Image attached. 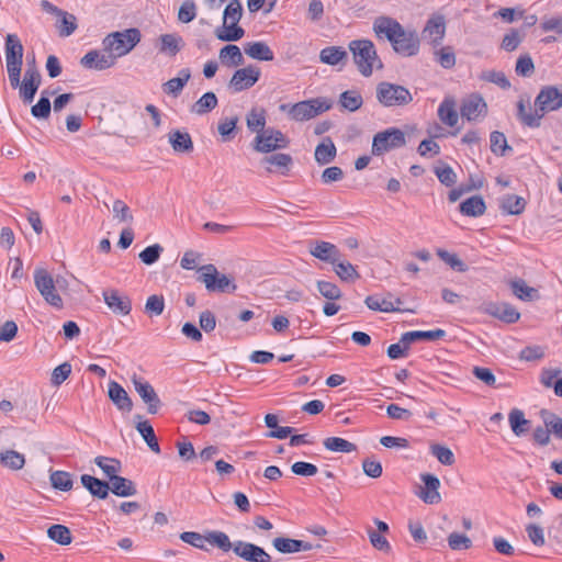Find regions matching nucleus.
Returning <instances> with one entry per match:
<instances>
[{"mask_svg":"<svg viewBox=\"0 0 562 562\" xmlns=\"http://www.w3.org/2000/svg\"><path fill=\"white\" fill-rule=\"evenodd\" d=\"M209 543L223 552H233L247 562H271V555L260 546L243 540L232 542L224 531H215L207 538Z\"/></svg>","mask_w":562,"mask_h":562,"instance_id":"obj_1","label":"nucleus"},{"mask_svg":"<svg viewBox=\"0 0 562 562\" xmlns=\"http://www.w3.org/2000/svg\"><path fill=\"white\" fill-rule=\"evenodd\" d=\"M352 58L359 72L364 77H370L373 67L382 68V61L378 57L375 46L370 40H353L348 45Z\"/></svg>","mask_w":562,"mask_h":562,"instance_id":"obj_2","label":"nucleus"},{"mask_svg":"<svg viewBox=\"0 0 562 562\" xmlns=\"http://www.w3.org/2000/svg\"><path fill=\"white\" fill-rule=\"evenodd\" d=\"M331 103L325 98H314L296 102L294 104L283 103L279 106L281 112L296 122H304L330 110Z\"/></svg>","mask_w":562,"mask_h":562,"instance_id":"obj_3","label":"nucleus"},{"mask_svg":"<svg viewBox=\"0 0 562 562\" xmlns=\"http://www.w3.org/2000/svg\"><path fill=\"white\" fill-rule=\"evenodd\" d=\"M140 41L138 29H127L123 32H113L106 35L102 45L110 54L114 55V60L128 54Z\"/></svg>","mask_w":562,"mask_h":562,"instance_id":"obj_4","label":"nucleus"},{"mask_svg":"<svg viewBox=\"0 0 562 562\" xmlns=\"http://www.w3.org/2000/svg\"><path fill=\"white\" fill-rule=\"evenodd\" d=\"M375 97L384 108L405 106L413 101V95L407 88L389 81L376 85Z\"/></svg>","mask_w":562,"mask_h":562,"instance_id":"obj_5","label":"nucleus"},{"mask_svg":"<svg viewBox=\"0 0 562 562\" xmlns=\"http://www.w3.org/2000/svg\"><path fill=\"white\" fill-rule=\"evenodd\" d=\"M198 280L205 284L209 292L234 293L236 284L225 274H221L214 265H205L200 268Z\"/></svg>","mask_w":562,"mask_h":562,"instance_id":"obj_6","label":"nucleus"},{"mask_svg":"<svg viewBox=\"0 0 562 562\" xmlns=\"http://www.w3.org/2000/svg\"><path fill=\"white\" fill-rule=\"evenodd\" d=\"M405 133L397 127H390L379 132L372 139V155L381 156L390 150L405 146Z\"/></svg>","mask_w":562,"mask_h":562,"instance_id":"obj_7","label":"nucleus"},{"mask_svg":"<svg viewBox=\"0 0 562 562\" xmlns=\"http://www.w3.org/2000/svg\"><path fill=\"white\" fill-rule=\"evenodd\" d=\"M34 283L46 303L56 308H61L64 303L56 291L55 282L50 273L44 268H36L34 271Z\"/></svg>","mask_w":562,"mask_h":562,"instance_id":"obj_8","label":"nucleus"},{"mask_svg":"<svg viewBox=\"0 0 562 562\" xmlns=\"http://www.w3.org/2000/svg\"><path fill=\"white\" fill-rule=\"evenodd\" d=\"M535 106L542 117L549 112L560 110L562 108V89L555 86L542 87L535 99Z\"/></svg>","mask_w":562,"mask_h":562,"instance_id":"obj_9","label":"nucleus"},{"mask_svg":"<svg viewBox=\"0 0 562 562\" xmlns=\"http://www.w3.org/2000/svg\"><path fill=\"white\" fill-rule=\"evenodd\" d=\"M132 382L135 391L138 393L143 402L147 405V412L151 415L157 414L161 407V401L153 385L148 381L137 376L136 374L133 375Z\"/></svg>","mask_w":562,"mask_h":562,"instance_id":"obj_10","label":"nucleus"},{"mask_svg":"<svg viewBox=\"0 0 562 562\" xmlns=\"http://www.w3.org/2000/svg\"><path fill=\"white\" fill-rule=\"evenodd\" d=\"M260 75L261 72L258 67L249 65L237 69L233 74L228 86L234 92H241L255 86L259 80Z\"/></svg>","mask_w":562,"mask_h":562,"instance_id":"obj_11","label":"nucleus"},{"mask_svg":"<svg viewBox=\"0 0 562 562\" xmlns=\"http://www.w3.org/2000/svg\"><path fill=\"white\" fill-rule=\"evenodd\" d=\"M114 55L110 54L103 47V50L92 49L85 54L80 59V65L90 70H105L115 65Z\"/></svg>","mask_w":562,"mask_h":562,"instance_id":"obj_12","label":"nucleus"},{"mask_svg":"<svg viewBox=\"0 0 562 562\" xmlns=\"http://www.w3.org/2000/svg\"><path fill=\"white\" fill-rule=\"evenodd\" d=\"M420 480L424 483V486L419 487V491L416 492V495L425 503L429 505H435L441 502V496L439 493L440 481L439 479L431 473H422Z\"/></svg>","mask_w":562,"mask_h":562,"instance_id":"obj_13","label":"nucleus"},{"mask_svg":"<svg viewBox=\"0 0 562 562\" xmlns=\"http://www.w3.org/2000/svg\"><path fill=\"white\" fill-rule=\"evenodd\" d=\"M487 112V104L483 97L474 93L465 99L461 105V116L468 121H476L479 117H484Z\"/></svg>","mask_w":562,"mask_h":562,"instance_id":"obj_14","label":"nucleus"},{"mask_svg":"<svg viewBox=\"0 0 562 562\" xmlns=\"http://www.w3.org/2000/svg\"><path fill=\"white\" fill-rule=\"evenodd\" d=\"M485 313L498 318L507 324L516 323L520 314L519 312L508 303H487L484 308Z\"/></svg>","mask_w":562,"mask_h":562,"instance_id":"obj_15","label":"nucleus"},{"mask_svg":"<svg viewBox=\"0 0 562 562\" xmlns=\"http://www.w3.org/2000/svg\"><path fill=\"white\" fill-rule=\"evenodd\" d=\"M103 300L108 307L116 315L126 316L132 311V302L122 296L116 290L103 291Z\"/></svg>","mask_w":562,"mask_h":562,"instance_id":"obj_16","label":"nucleus"},{"mask_svg":"<svg viewBox=\"0 0 562 562\" xmlns=\"http://www.w3.org/2000/svg\"><path fill=\"white\" fill-rule=\"evenodd\" d=\"M403 29L396 20L389 16H380L373 23L374 32L378 35H385L391 43L403 35Z\"/></svg>","mask_w":562,"mask_h":562,"instance_id":"obj_17","label":"nucleus"},{"mask_svg":"<svg viewBox=\"0 0 562 562\" xmlns=\"http://www.w3.org/2000/svg\"><path fill=\"white\" fill-rule=\"evenodd\" d=\"M394 50L403 56H415L419 50V40L416 34L406 32L395 38L392 43Z\"/></svg>","mask_w":562,"mask_h":562,"instance_id":"obj_18","label":"nucleus"},{"mask_svg":"<svg viewBox=\"0 0 562 562\" xmlns=\"http://www.w3.org/2000/svg\"><path fill=\"white\" fill-rule=\"evenodd\" d=\"M311 255L315 258L333 265L342 257L340 250L331 243L328 241H314L310 250Z\"/></svg>","mask_w":562,"mask_h":562,"instance_id":"obj_19","label":"nucleus"},{"mask_svg":"<svg viewBox=\"0 0 562 562\" xmlns=\"http://www.w3.org/2000/svg\"><path fill=\"white\" fill-rule=\"evenodd\" d=\"M108 395L117 409L130 413L133 409V402L124 387L115 381H110Z\"/></svg>","mask_w":562,"mask_h":562,"instance_id":"obj_20","label":"nucleus"},{"mask_svg":"<svg viewBox=\"0 0 562 562\" xmlns=\"http://www.w3.org/2000/svg\"><path fill=\"white\" fill-rule=\"evenodd\" d=\"M261 164L269 165L267 171L279 172L280 175L286 176L290 171V167L293 164V159L289 154L278 153L262 158Z\"/></svg>","mask_w":562,"mask_h":562,"instance_id":"obj_21","label":"nucleus"},{"mask_svg":"<svg viewBox=\"0 0 562 562\" xmlns=\"http://www.w3.org/2000/svg\"><path fill=\"white\" fill-rule=\"evenodd\" d=\"M82 486L95 498L105 499L109 496L110 484L90 474L80 476Z\"/></svg>","mask_w":562,"mask_h":562,"instance_id":"obj_22","label":"nucleus"},{"mask_svg":"<svg viewBox=\"0 0 562 562\" xmlns=\"http://www.w3.org/2000/svg\"><path fill=\"white\" fill-rule=\"evenodd\" d=\"M23 45L16 34H8L4 43L5 63L23 65Z\"/></svg>","mask_w":562,"mask_h":562,"instance_id":"obj_23","label":"nucleus"},{"mask_svg":"<svg viewBox=\"0 0 562 562\" xmlns=\"http://www.w3.org/2000/svg\"><path fill=\"white\" fill-rule=\"evenodd\" d=\"M272 544L277 551L283 554L308 551L313 548L310 542L285 537L274 538Z\"/></svg>","mask_w":562,"mask_h":562,"instance_id":"obj_24","label":"nucleus"},{"mask_svg":"<svg viewBox=\"0 0 562 562\" xmlns=\"http://www.w3.org/2000/svg\"><path fill=\"white\" fill-rule=\"evenodd\" d=\"M319 61L329 66H345L348 53L341 46H326L319 52Z\"/></svg>","mask_w":562,"mask_h":562,"instance_id":"obj_25","label":"nucleus"},{"mask_svg":"<svg viewBox=\"0 0 562 562\" xmlns=\"http://www.w3.org/2000/svg\"><path fill=\"white\" fill-rule=\"evenodd\" d=\"M184 46L183 38L177 33H168L159 36L158 50L170 57L176 56Z\"/></svg>","mask_w":562,"mask_h":562,"instance_id":"obj_26","label":"nucleus"},{"mask_svg":"<svg viewBox=\"0 0 562 562\" xmlns=\"http://www.w3.org/2000/svg\"><path fill=\"white\" fill-rule=\"evenodd\" d=\"M446 330L437 328L432 330H412L406 331L401 336V342L414 344L416 341L427 340L435 341L445 338Z\"/></svg>","mask_w":562,"mask_h":562,"instance_id":"obj_27","label":"nucleus"},{"mask_svg":"<svg viewBox=\"0 0 562 562\" xmlns=\"http://www.w3.org/2000/svg\"><path fill=\"white\" fill-rule=\"evenodd\" d=\"M244 52L252 59L260 61H271L274 59V54L269 45L265 42H249L244 45Z\"/></svg>","mask_w":562,"mask_h":562,"instance_id":"obj_28","label":"nucleus"},{"mask_svg":"<svg viewBox=\"0 0 562 562\" xmlns=\"http://www.w3.org/2000/svg\"><path fill=\"white\" fill-rule=\"evenodd\" d=\"M459 211L465 216L479 217L485 213L486 204L481 195H473L460 203Z\"/></svg>","mask_w":562,"mask_h":562,"instance_id":"obj_29","label":"nucleus"},{"mask_svg":"<svg viewBox=\"0 0 562 562\" xmlns=\"http://www.w3.org/2000/svg\"><path fill=\"white\" fill-rule=\"evenodd\" d=\"M218 58L226 67H237L244 64L240 48L235 44H227L221 48Z\"/></svg>","mask_w":562,"mask_h":562,"instance_id":"obj_30","label":"nucleus"},{"mask_svg":"<svg viewBox=\"0 0 562 562\" xmlns=\"http://www.w3.org/2000/svg\"><path fill=\"white\" fill-rule=\"evenodd\" d=\"M239 22H228L215 30V36L222 42H237L245 35V30L238 25Z\"/></svg>","mask_w":562,"mask_h":562,"instance_id":"obj_31","label":"nucleus"},{"mask_svg":"<svg viewBox=\"0 0 562 562\" xmlns=\"http://www.w3.org/2000/svg\"><path fill=\"white\" fill-rule=\"evenodd\" d=\"M191 78V71L189 68H182L178 77L169 79L167 82L162 85V90L167 94H171L173 97H178L180 92L183 90L184 86Z\"/></svg>","mask_w":562,"mask_h":562,"instance_id":"obj_32","label":"nucleus"},{"mask_svg":"<svg viewBox=\"0 0 562 562\" xmlns=\"http://www.w3.org/2000/svg\"><path fill=\"white\" fill-rule=\"evenodd\" d=\"M172 149L177 153H190L193 150V142L188 132L172 131L168 135Z\"/></svg>","mask_w":562,"mask_h":562,"instance_id":"obj_33","label":"nucleus"},{"mask_svg":"<svg viewBox=\"0 0 562 562\" xmlns=\"http://www.w3.org/2000/svg\"><path fill=\"white\" fill-rule=\"evenodd\" d=\"M508 422H509L512 431L517 437L525 436L529 431V428L531 425V422L529 419L525 418L524 412L518 408H513L509 412Z\"/></svg>","mask_w":562,"mask_h":562,"instance_id":"obj_34","label":"nucleus"},{"mask_svg":"<svg viewBox=\"0 0 562 562\" xmlns=\"http://www.w3.org/2000/svg\"><path fill=\"white\" fill-rule=\"evenodd\" d=\"M110 491L119 497L134 496L137 493L133 481L117 474L110 480Z\"/></svg>","mask_w":562,"mask_h":562,"instance_id":"obj_35","label":"nucleus"},{"mask_svg":"<svg viewBox=\"0 0 562 562\" xmlns=\"http://www.w3.org/2000/svg\"><path fill=\"white\" fill-rule=\"evenodd\" d=\"M336 146L330 137L323 139L315 148V160L319 165H327L331 162L336 157Z\"/></svg>","mask_w":562,"mask_h":562,"instance_id":"obj_36","label":"nucleus"},{"mask_svg":"<svg viewBox=\"0 0 562 562\" xmlns=\"http://www.w3.org/2000/svg\"><path fill=\"white\" fill-rule=\"evenodd\" d=\"M439 120L449 127H453L458 123V112L456 111L454 101L445 99L438 106L437 111Z\"/></svg>","mask_w":562,"mask_h":562,"instance_id":"obj_37","label":"nucleus"},{"mask_svg":"<svg viewBox=\"0 0 562 562\" xmlns=\"http://www.w3.org/2000/svg\"><path fill=\"white\" fill-rule=\"evenodd\" d=\"M0 464L12 471H18L25 465V457L13 449H7L0 452Z\"/></svg>","mask_w":562,"mask_h":562,"instance_id":"obj_38","label":"nucleus"},{"mask_svg":"<svg viewBox=\"0 0 562 562\" xmlns=\"http://www.w3.org/2000/svg\"><path fill=\"white\" fill-rule=\"evenodd\" d=\"M278 422H279L278 416L274 414H267L265 416V424L268 428L271 429L267 434V437L277 438V439L288 438L292 434L293 428L289 427V426H279Z\"/></svg>","mask_w":562,"mask_h":562,"instance_id":"obj_39","label":"nucleus"},{"mask_svg":"<svg viewBox=\"0 0 562 562\" xmlns=\"http://www.w3.org/2000/svg\"><path fill=\"white\" fill-rule=\"evenodd\" d=\"M499 206L504 213L518 215L524 212L526 201L519 195L506 194L502 198Z\"/></svg>","mask_w":562,"mask_h":562,"instance_id":"obj_40","label":"nucleus"},{"mask_svg":"<svg viewBox=\"0 0 562 562\" xmlns=\"http://www.w3.org/2000/svg\"><path fill=\"white\" fill-rule=\"evenodd\" d=\"M517 116L520 122L528 127L537 128L541 125L542 114L537 112L536 106L533 112H527L526 104L522 100L517 102Z\"/></svg>","mask_w":562,"mask_h":562,"instance_id":"obj_41","label":"nucleus"},{"mask_svg":"<svg viewBox=\"0 0 562 562\" xmlns=\"http://www.w3.org/2000/svg\"><path fill=\"white\" fill-rule=\"evenodd\" d=\"M425 33H428L431 37V42L434 45H439L445 37L446 25L442 16H437L428 20L425 30Z\"/></svg>","mask_w":562,"mask_h":562,"instance_id":"obj_42","label":"nucleus"},{"mask_svg":"<svg viewBox=\"0 0 562 562\" xmlns=\"http://www.w3.org/2000/svg\"><path fill=\"white\" fill-rule=\"evenodd\" d=\"M136 429L139 432V435L143 437L147 446L151 451L155 453L160 452V447L157 440V437L155 435L154 427L149 424L148 420L139 422L136 425Z\"/></svg>","mask_w":562,"mask_h":562,"instance_id":"obj_43","label":"nucleus"},{"mask_svg":"<svg viewBox=\"0 0 562 562\" xmlns=\"http://www.w3.org/2000/svg\"><path fill=\"white\" fill-rule=\"evenodd\" d=\"M339 104L349 112H356L363 104V99L357 90H346L339 95Z\"/></svg>","mask_w":562,"mask_h":562,"instance_id":"obj_44","label":"nucleus"},{"mask_svg":"<svg viewBox=\"0 0 562 562\" xmlns=\"http://www.w3.org/2000/svg\"><path fill=\"white\" fill-rule=\"evenodd\" d=\"M47 536L50 540L55 541L60 546L70 544L72 541L70 529L65 525H52L47 529Z\"/></svg>","mask_w":562,"mask_h":562,"instance_id":"obj_45","label":"nucleus"},{"mask_svg":"<svg viewBox=\"0 0 562 562\" xmlns=\"http://www.w3.org/2000/svg\"><path fill=\"white\" fill-rule=\"evenodd\" d=\"M539 415L546 428L549 430V434L553 432L557 437L562 439V418L548 409H541Z\"/></svg>","mask_w":562,"mask_h":562,"instance_id":"obj_46","label":"nucleus"},{"mask_svg":"<svg viewBox=\"0 0 562 562\" xmlns=\"http://www.w3.org/2000/svg\"><path fill=\"white\" fill-rule=\"evenodd\" d=\"M331 266L334 267L336 274L342 281H353L360 277L355 266L342 259V257H339V260L334 262Z\"/></svg>","mask_w":562,"mask_h":562,"instance_id":"obj_47","label":"nucleus"},{"mask_svg":"<svg viewBox=\"0 0 562 562\" xmlns=\"http://www.w3.org/2000/svg\"><path fill=\"white\" fill-rule=\"evenodd\" d=\"M324 447L333 452L351 453L357 450V446L340 437H328L323 442Z\"/></svg>","mask_w":562,"mask_h":562,"instance_id":"obj_48","label":"nucleus"},{"mask_svg":"<svg viewBox=\"0 0 562 562\" xmlns=\"http://www.w3.org/2000/svg\"><path fill=\"white\" fill-rule=\"evenodd\" d=\"M49 481L55 490L68 492L72 488L74 480L69 472L66 471H53L49 475Z\"/></svg>","mask_w":562,"mask_h":562,"instance_id":"obj_49","label":"nucleus"},{"mask_svg":"<svg viewBox=\"0 0 562 562\" xmlns=\"http://www.w3.org/2000/svg\"><path fill=\"white\" fill-rule=\"evenodd\" d=\"M217 97L214 92H205L192 106V112L203 115L217 106Z\"/></svg>","mask_w":562,"mask_h":562,"instance_id":"obj_50","label":"nucleus"},{"mask_svg":"<svg viewBox=\"0 0 562 562\" xmlns=\"http://www.w3.org/2000/svg\"><path fill=\"white\" fill-rule=\"evenodd\" d=\"M94 463L102 470L109 481L121 471V462L114 458L99 456L94 458Z\"/></svg>","mask_w":562,"mask_h":562,"instance_id":"obj_51","label":"nucleus"},{"mask_svg":"<svg viewBox=\"0 0 562 562\" xmlns=\"http://www.w3.org/2000/svg\"><path fill=\"white\" fill-rule=\"evenodd\" d=\"M252 147L258 153H271L277 150L276 143L270 133H268V128L261 133H258L252 142Z\"/></svg>","mask_w":562,"mask_h":562,"instance_id":"obj_52","label":"nucleus"},{"mask_svg":"<svg viewBox=\"0 0 562 562\" xmlns=\"http://www.w3.org/2000/svg\"><path fill=\"white\" fill-rule=\"evenodd\" d=\"M247 127L250 132L261 133L266 126V113L263 110L251 109L246 116Z\"/></svg>","mask_w":562,"mask_h":562,"instance_id":"obj_53","label":"nucleus"},{"mask_svg":"<svg viewBox=\"0 0 562 562\" xmlns=\"http://www.w3.org/2000/svg\"><path fill=\"white\" fill-rule=\"evenodd\" d=\"M216 530L207 531V532H205V535H201L195 531H183L180 533V539L183 542H186L194 548L207 551V548L204 546L203 542L204 541L209 542L207 538L210 537L211 533H213Z\"/></svg>","mask_w":562,"mask_h":562,"instance_id":"obj_54","label":"nucleus"},{"mask_svg":"<svg viewBox=\"0 0 562 562\" xmlns=\"http://www.w3.org/2000/svg\"><path fill=\"white\" fill-rule=\"evenodd\" d=\"M59 24H58V32L61 37H68L70 36L78 27L77 25V19L74 14H70L66 11H63L58 15Z\"/></svg>","mask_w":562,"mask_h":562,"instance_id":"obj_55","label":"nucleus"},{"mask_svg":"<svg viewBox=\"0 0 562 562\" xmlns=\"http://www.w3.org/2000/svg\"><path fill=\"white\" fill-rule=\"evenodd\" d=\"M491 150L496 156H504L507 150L512 151L504 133L494 131L490 135Z\"/></svg>","mask_w":562,"mask_h":562,"instance_id":"obj_56","label":"nucleus"},{"mask_svg":"<svg viewBox=\"0 0 562 562\" xmlns=\"http://www.w3.org/2000/svg\"><path fill=\"white\" fill-rule=\"evenodd\" d=\"M437 256L454 271L465 272L468 270L467 263L456 254H451L445 249L438 248Z\"/></svg>","mask_w":562,"mask_h":562,"instance_id":"obj_57","label":"nucleus"},{"mask_svg":"<svg viewBox=\"0 0 562 562\" xmlns=\"http://www.w3.org/2000/svg\"><path fill=\"white\" fill-rule=\"evenodd\" d=\"M368 308L372 311H379L384 313L400 312L402 311L400 307L394 306V303L389 300H379L376 296L370 295L367 296L364 301Z\"/></svg>","mask_w":562,"mask_h":562,"instance_id":"obj_58","label":"nucleus"},{"mask_svg":"<svg viewBox=\"0 0 562 562\" xmlns=\"http://www.w3.org/2000/svg\"><path fill=\"white\" fill-rule=\"evenodd\" d=\"M243 16V5L239 0H231L224 9L223 22H239Z\"/></svg>","mask_w":562,"mask_h":562,"instance_id":"obj_59","label":"nucleus"},{"mask_svg":"<svg viewBox=\"0 0 562 562\" xmlns=\"http://www.w3.org/2000/svg\"><path fill=\"white\" fill-rule=\"evenodd\" d=\"M430 453L443 465H452L456 461L453 452L448 447L439 443L430 446Z\"/></svg>","mask_w":562,"mask_h":562,"instance_id":"obj_60","label":"nucleus"},{"mask_svg":"<svg viewBox=\"0 0 562 562\" xmlns=\"http://www.w3.org/2000/svg\"><path fill=\"white\" fill-rule=\"evenodd\" d=\"M238 123V116L224 117L220 121L217 130L224 142L231 140Z\"/></svg>","mask_w":562,"mask_h":562,"instance_id":"obj_61","label":"nucleus"},{"mask_svg":"<svg viewBox=\"0 0 562 562\" xmlns=\"http://www.w3.org/2000/svg\"><path fill=\"white\" fill-rule=\"evenodd\" d=\"M447 540L449 548L453 551L468 550L472 547V540L463 533L451 532Z\"/></svg>","mask_w":562,"mask_h":562,"instance_id":"obj_62","label":"nucleus"},{"mask_svg":"<svg viewBox=\"0 0 562 562\" xmlns=\"http://www.w3.org/2000/svg\"><path fill=\"white\" fill-rule=\"evenodd\" d=\"M52 104L47 95H41L38 101L31 108V114L38 120L47 119L50 114Z\"/></svg>","mask_w":562,"mask_h":562,"instance_id":"obj_63","label":"nucleus"},{"mask_svg":"<svg viewBox=\"0 0 562 562\" xmlns=\"http://www.w3.org/2000/svg\"><path fill=\"white\" fill-rule=\"evenodd\" d=\"M162 250L164 248L159 244H154L143 249L138 257L143 263L151 266L159 260Z\"/></svg>","mask_w":562,"mask_h":562,"instance_id":"obj_64","label":"nucleus"}]
</instances>
